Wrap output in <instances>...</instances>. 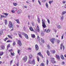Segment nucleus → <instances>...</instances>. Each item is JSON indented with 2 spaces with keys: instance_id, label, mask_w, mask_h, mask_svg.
<instances>
[{
  "instance_id": "42",
  "label": "nucleus",
  "mask_w": 66,
  "mask_h": 66,
  "mask_svg": "<svg viewBox=\"0 0 66 66\" xmlns=\"http://www.w3.org/2000/svg\"><path fill=\"white\" fill-rule=\"evenodd\" d=\"M38 21L39 23H40V20L38 18Z\"/></svg>"
},
{
  "instance_id": "9",
  "label": "nucleus",
  "mask_w": 66,
  "mask_h": 66,
  "mask_svg": "<svg viewBox=\"0 0 66 66\" xmlns=\"http://www.w3.org/2000/svg\"><path fill=\"white\" fill-rule=\"evenodd\" d=\"M37 54H38L41 57H42L43 59L44 58V57H43V56L42 55V54H41V53L40 52H39Z\"/></svg>"
},
{
  "instance_id": "62",
  "label": "nucleus",
  "mask_w": 66,
  "mask_h": 66,
  "mask_svg": "<svg viewBox=\"0 0 66 66\" xmlns=\"http://www.w3.org/2000/svg\"><path fill=\"white\" fill-rule=\"evenodd\" d=\"M13 62V60H11L10 62V64H11Z\"/></svg>"
},
{
  "instance_id": "63",
  "label": "nucleus",
  "mask_w": 66,
  "mask_h": 66,
  "mask_svg": "<svg viewBox=\"0 0 66 66\" xmlns=\"http://www.w3.org/2000/svg\"><path fill=\"white\" fill-rule=\"evenodd\" d=\"M19 64V63L18 62L17 64V66H19V64Z\"/></svg>"
},
{
  "instance_id": "56",
  "label": "nucleus",
  "mask_w": 66,
  "mask_h": 66,
  "mask_svg": "<svg viewBox=\"0 0 66 66\" xmlns=\"http://www.w3.org/2000/svg\"><path fill=\"white\" fill-rule=\"evenodd\" d=\"M47 32V29H45L44 30V32Z\"/></svg>"
},
{
  "instance_id": "37",
  "label": "nucleus",
  "mask_w": 66,
  "mask_h": 66,
  "mask_svg": "<svg viewBox=\"0 0 66 66\" xmlns=\"http://www.w3.org/2000/svg\"><path fill=\"white\" fill-rule=\"evenodd\" d=\"M50 30H49V29H48L46 31V33H49V32H50Z\"/></svg>"
},
{
  "instance_id": "44",
  "label": "nucleus",
  "mask_w": 66,
  "mask_h": 66,
  "mask_svg": "<svg viewBox=\"0 0 66 66\" xmlns=\"http://www.w3.org/2000/svg\"><path fill=\"white\" fill-rule=\"evenodd\" d=\"M17 9L16 8H14V11H17Z\"/></svg>"
},
{
  "instance_id": "52",
  "label": "nucleus",
  "mask_w": 66,
  "mask_h": 66,
  "mask_svg": "<svg viewBox=\"0 0 66 66\" xmlns=\"http://www.w3.org/2000/svg\"><path fill=\"white\" fill-rule=\"evenodd\" d=\"M9 52H12V51H13V50L12 49H11L10 50H9Z\"/></svg>"
},
{
  "instance_id": "19",
  "label": "nucleus",
  "mask_w": 66,
  "mask_h": 66,
  "mask_svg": "<svg viewBox=\"0 0 66 66\" xmlns=\"http://www.w3.org/2000/svg\"><path fill=\"white\" fill-rule=\"evenodd\" d=\"M56 57L57 59H58L59 60L60 59V56L59 55H56Z\"/></svg>"
},
{
  "instance_id": "46",
  "label": "nucleus",
  "mask_w": 66,
  "mask_h": 66,
  "mask_svg": "<svg viewBox=\"0 0 66 66\" xmlns=\"http://www.w3.org/2000/svg\"><path fill=\"white\" fill-rule=\"evenodd\" d=\"M48 63H49V61H48V60H47V64L48 65Z\"/></svg>"
},
{
  "instance_id": "64",
  "label": "nucleus",
  "mask_w": 66,
  "mask_h": 66,
  "mask_svg": "<svg viewBox=\"0 0 66 66\" xmlns=\"http://www.w3.org/2000/svg\"><path fill=\"white\" fill-rule=\"evenodd\" d=\"M63 3H64V4L65 3V1H63Z\"/></svg>"
},
{
  "instance_id": "50",
  "label": "nucleus",
  "mask_w": 66,
  "mask_h": 66,
  "mask_svg": "<svg viewBox=\"0 0 66 66\" xmlns=\"http://www.w3.org/2000/svg\"><path fill=\"white\" fill-rule=\"evenodd\" d=\"M38 3H39V5H41V3H40V1H38Z\"/></svg>"
},
{
  "instance_id": "17",
  "label": "nucleus",
  "mask_w": 66,
  "mask_h": 66,
  "mask_svg": "<svg viewBox=\"0 0 66 66\" xmlns=\"http://www.w3.org/2000/svg\"><path fill=\"white\" fill-rule=\"evenodd\" d=\"M47 54L49 56L50 55V52L48 50L47 51Z\"/></svg>"
},
{
  "instance_id": "57",
  "label": "nucleus",
  "mask_w": 66,
  "mask_h": 66,
  "mask_svg": "<svg viewBox=\"0 0 66 66\" xmlns=\"http://www.w3.org/2000/svg\"><path fill=\"white\" fill-rule=\"evenodd\" d=\"M60 40H57V42L58 43H60Z\"/></svg>"
},
{
  "instance_id": "18",
  "label": "nucleus",
  "mask_w": 66,
  "mask_h": 66,
  "mask_svg": "<svg viewBox=\"0 0 66 66\" xmlns=\"http://www.w3.org/2000/svg\"><path fill=\"white\" fill-rule=\"evenodd\" d=\"M31 37L34 38L35 37V35L34 34H32L31 35Z\"/></svg>"
},
{
  "instance_id": "61",
  "label": "nucleus",
  "mask_w": 66,
  "mask_h": 66,
  "mask_svg": "<svg viewBox=\"0 0 66 66\" xmlns=\"http://www.w3.org/2000/svg\"><path fill=\"white\" fill-rule=\"evenodd\" d=\"M28 17L29 19H30V17H31V16H30V15H28Z\"/></svg>"
},
{
  "instance_id": "21",
  "label": "nucleus",
  "mask_w": 66,
  "mask_h": 66,
  "mask_svg": "<svg viewBox=\"0 0 66 66\" xmlns=\"http://www.w3.org/2000/svg\"><path fill=\"white\" fill-rule=\"evenodd\" d=\"M62 45H63V43L61 44L60 45V49L61 50H62L63 48V46H62Z\"/></svg>"
},
{
  "instance_id": "36",
  "label": "nucleus",
  "mask_w": 66,
  "mask_h": 66,
  "mask_svg": "<svg viewBox=\"0 0 66 66\" xmlns=\"http://www.w3.org/2000/svg\"><path fill=\"white\" fill-rule=\"evenodd\" d=\"M7 36H8L9 38H11V39H12V37H11V36H10V35H8Z\"/></svg>"
},
{
  "instance_id": "32",
  "label": "nucleus",
  "mask_w": 66,
  "mask_h": 66,
  "mask_svg": "<svg viewBox=\"0 0 66 66\" xmlns=\"http://www.w3.org/2000/svg\"><path fill=\"white\" fill-rule=\"evenodd\" d=\"M10 47V44H9L8 46H7V49H9V48Z\"/></svg>"
},
{
  "instance_id": "48",
  "label": "nucleus",
  "mask_w": 66,
  "mask_h": 66,
  "mask_svg": "<svg viewBox=\"0 0 66 66\" xmlns=\"http://www.w3.org/2000/svg\"><path fill=\"white\" fill-rule=\"evenodd\" d=\"M11 55H12V56H14V54L12 52H11Z\"/></svg>"
},
{
  "instance_id": "49",
  "label": "nucleus",
  "mask_w": 66,
  "mask_h": 66,
  "mask_svg": "<svg viewBox=\"0 0 66 66\" xmlns=\"http://www.w3.org/2000/svg\"><path fill=\"white\" fill-rule=\"evenodd\" d=\"M7 39H8V38L6 37L4 41H5V42H6V40H7Z\"/></svg>"
},
{
  "instance_id": "60",
  "label": "nucleus",
  "mask_w": 66,
  "mask_h": 66,
  "mask_svg": "<svg viewBox=\"0 0 66 66\" xmlns=\"http://www.w3.org/2000/svg\"><path fill=\"white\" fill-rule=\"evenodd\" d=\"M37 40H38L39 42V40H40V38H38V39H37Z\"/></svg>"
},
{
  "instance_id": "51",
  "label": "nucleus",
  "mask_w": 66,
  "mask_h": 66,
  "mask_svg": "<svg viewBox=\"0 0 66 66\" xmlns=\"http://www.w3.org/2000/svg\"><path fill=\"white\" fill-rule=\"evenodd\" d=\"M46 0H43L42 2L44 3L46 1Z\"/></svg>"
},
{
  "instance_id": "40",
  "label": "nucleus",
  "mask_w": 66,
  "mask_h": 66,
  "mask_svg": "<svg viewBox=\"0 0 66 66\" xmlns=\"http://www.w3.org/2000/svg\"><path fill=\"white\" fill-rule=\"evenodd\" d=\"M40 66H44V64L43 63H42L40 65Z\"/></svg>"
},
{
  "instance_id": "39",
  "label": "nucleus",
  "mask_w": 66,
  "mask_h": 66,
  "mask_svg": "<svg viewBox=\"0 0 66 66\" xmlns=\"http://www.w3.org/2000/svg\"><path fill=\"white\" fill-rule=\"evenodd\" d=\"M10 42H11V43L12 42V41L11 40H7V43H9Z\"/></svg>"
},
{
  "instance_id": "8",
  "label": "nucleus",
  "mask_w": 66,
  "mask_h": 66,
  "mask_svg": "<svg viewBox=\"0 0 66 66\" xmlns=\"http://www.w3.org/2000/svg\"><path fill=\"white\" fill-rule=\"evenodd\" d=\"M18 44L20 46H22V44L21 43V42L20 41H18Z\"/></svg>"
},
{
  "instance_id": "58",
  "label": "nucleus",
  "mask_w": 66,
  "mask_h": 66,
  "mask_svg": "<svg viewBox=\"0 0 66 66\" xmlns=\"http://www.w3.org/2000/svg\"><path fill=\"white\" fill-rule=\"evenodd\" d=\"M14 10H11L12 12V13H14Z\"/></svg>"
},
{
  "instance_id": "14",
  "label": "nucleus",
  "mask_w": 66,
  "mask_h": 66,
  "mask_svg": "<svg viewBox=\"0 0 66 66\" xmlns=\"http://www.w3.org/2000/svg\"><path fill=\"white\" fill-rule=\"evenodd\" d=\"M57 28H58V29H62V26L60 25H58L57 26Z\"/></svg>"
},
{
  "instance_id": "5",
  "label": "nucleus",
  "mask_w": 66,
  "mask_h": 66,
  "mask_svg": "<svg viewBox=\"0 0 66 66\" xmlns=\"http://www.w3.org/2000/svg\"><path fill=\"white\" fill-rule=\"evenodd\" d=\"M55 40V38H53L52 39H50V40L52 44H54V41Z\"/></svg>"
},
{
  "instance_id": "2",
  "label": "nucleus",
  "mask_w": 66,
  "mask_h": 66,
  "mask_svg": "<svg viewBox=\"0 0 66 66\" xmlns=\"http://www.w3.org/2000/svg\"><path fill=\"white\" fill-rule=\"evenodd\" d=\"M29 64H33L34 65L35 64V61L34 59H33V61H32L31 60H29Z\"/></svg>"
},
{
  "instance_id": "24",
  "label": "nucleus",
  "mask_w": 66,
  "mask_h": 66,
  "mask_svg": "<svg viewBox=\"0 0 66 66\" xmlns=\"http://www.w3.org/2000/svg\"><path fill=\"white\" fill-rule=\"evenodd\" d=\"M15 21H16L17 23H19V20H15Z\"/></svg>"
},
{
  "instance_id": "31",
  "label": "nucleus",
  "mask_w": 66,
  "mask_h": 66,
  "mask_svg": "<svg viewBox=\"0 0 66 66\" xmlns=\"http://www.w3.org/2000/svg\"><path fill=\"white\" fill-rule=\"evenodd\" d=\"M15 45H16V42H13V46H14Z\"/></svg>"
},
{
  "instance_id": "10",
  "label": "nucleus",
  "mask_w": 66,
  "mask_h": 66,
  "mask_svg": "<svg viewBox=\"0 0 66 66\" xmlns=\"http://www.w3.org/2000/svg\"><path fill=\"white\" fill-rule=\"evenodd\" d=\"M29 29L31 31H32V32H34V30L33 29V28L32 27H29Z\"/></svg>"
},
{
  "instance_id": "45",
  "label": "nucleus",
  "mask_w": 66,
  "mask_h": 66,
  "mask_svg": "<svg viewBox=\"0 0 66 66\" xmlns=\"http://www.w3.org/2000/svg\"><path fill=\"white\" fill-rule=\"evenodd\" d=\"M3 14H4L5 15H6V16L8 15V14L7 13H4Z\"/></svg>"
},
{
  "instance_id": "27",
  "label": "nucleus",
  "mask_w": 66,
  "mask_h": 66,
  "mask_svg": "<svg viewBox=\"0 0 66 66\" xmlns=\"http://www.w3.org/2000/svg\"><path fill=\"white\" fill-rule=\"evenodd\" d=\"M47 8H48V4L47 3H46L45 4Z\"/></svg>"
},
{
  "instance_id": "22",
  "label": "nucleus",
  "mask_w": 66,
  "mask_h": 66,
  "mask_svg": "<svg viewBox=\"0 0 66 66\" xmlns=\"http://www.w3.org/2000/svg\"><path fill=\"white\" fill-rule=\"evenodd\" d=\"M3 54V52H0V56H2Z\"/></svg>"
},
{
  "instance_id": "34",
  "label": "nucleus",
  "mask_w": 66,
  "mask_h": 66,
  "mask_svg": "<svg viewBox=\"0 0 66 66\" xmlns=\"http://www.w3.org/2000/svg\"><path fill=\"white\" fill-rule=\"evenodd\" d=\"M20 52V50H18V54H19V55H20V53H19Z\"/></svg>"
},
{
  "instance_id": "29",
  "label": "nucleus",
  "mask_w": 66,
  "mask_h": 66,
  "mask_svg": "<svg viewBox=\"0 0 66 66\" xmlns=\"http://www.w3.org/2000/svg\"><path fill=\"white\" fill-rule=\"evenodd\" d=\"M41 40L42 42V43H44V39L43 38H41Z\"/></svg>"
},
{
  "instance_id": "35",
  "label": "nucleus",
  "mask_w": 66,
  "mask_h": 66,
  "mask_svg": "<svg viewBox=\"0 0 66 66\" xmlns=\"http://www.w3.org/2000/svg\"><path fill=\"white\" fill-rule=\"evenodd\" d=\"M5 23L6 25L7 24V20H5Z\"/></svg>"
},
{
  "instance_id": "54",
  "label": "nucleus",
  "mask_w": 66,
  "mask_h": 66,
  "mask_svg": "<svg viewBox=\"0 0 66 66\" xmlns=\"http://www.w3.org/2000/svg\"><path fill=\"white\" fill-rule=\"evenodd\" d=\"M41 35H42V36H44V33H42L41 34Z\"/></svg>"
},
{
  "instance_id": "59",
  "label": "nucleus",
  "mask_w": 66,
  "mask_h": 66,
  "mask_svg": "<svg viewBox=\"0 0 66 66\" xmlns=\"http://www.w3.org/2000/svg\"><path fill=\"white\" fill-rule=\"evenodd\" d=\"M23 29L24 30H26V27H24Z\"/></svg>"
},
{
  "instance_id": "4",
  "label": "nucleus",
  "mask_w": 66,
  "mask_h": 66,
  "mask_svg": "<svg viewBox=\"0 0 66 66\" xmlns=\"http://www.w3.org/2000/svg\"><path fill=\"white\" fill-rule=\"evenodd\" d=\"M35 48L36 50V51H37L38 50V49H39V47H38V46L37 44H36L35 45Z\"/></svg>"
},
{
  "instance_id": "30",
  "label": "nucleus",
  "mask_w": 66,
  "mask_h": 66,
  "mask_svg": "<svg viewBox=\"0 0 66 66\" xmlns=\"http://www.w3.org/2000/svg\"><path fill=\"white\" fill-rule=\"evenodd\" d=\"M19 36L20 37V38H22V36H21V34H18Z\"/></svg>"
},
{
  "instance_id": "16",
  "label": "nucleus",
  "mask_w": 66,
  "mask_h": 66,
  "mask_svg": "<svg viewBox=\"0 0 66 66\" xmlns=\"http://www.w3.org/2000/svg\"><path fill=\"white\" fill-rule=\"evenodd\" d=\"M37 29L38 32H39L40 31V30H39V27H38V26H37Z\"/></svg>"
},
{
  "instance_id": "7",
  "label": "nucleus",
  "mask_w": 66,
  "mask_h": 66,
  "mask_svg": "<svg viewBox=\"0 0 66 66\" xmlns=\"http://www.w3.org/2000/svg\"><path fill=\"white\" fill-rule=\"evenodd\" d=\"M6 18V16H4V15H1V17H0V20H2V18Z\"/></svg>"
},
{
  "instance_id": "43",
  "label": "nucleus",
  "mask_w": 66,
  "mask_h": 66,
  "mask_svg": "<svg viewBox=\"0 0 66 66\" xmlns=\"http://www.w3.org/2000/svg\"><path fill=\"white\" fill-rule=\"evenodd\" d=\"M61 19L62 20H63L64 19V17L63 16H62L61 17Z\"/></svg>"
},
{
  "instance_id": "3",
  "label": "nucleus",
  "mask_w": 66,
  "mask_h": 66,
  "mask_svg": "<svg viewBox=\"0 0 66 66\" xmlns=\"http://www.w3.org/2000/svg\"><path fill=\"white\" fill-rule=\"evenodd\" d=\"M9 28H13V25L12 22L10 21H9Z\"/></svg>"
},
{
  "instance_id": "41",
  "label": "nucleus",
  "mask_w": 66,
  "mask_h": 66,
  "mask_svg": "<svg viewBox=\"0 0 66 66\" xmlns=\"http://www.w3.org/2000/svg\"><path fill=\"white\" fill-rule=\"evenodd\" d=\"M52 2H53V1H49V3H50V4H51V3H52Z\"/></svg>"
},
{
  "instance_id": "15",
  "label": "nucleus",
  "mask_w": 66,
  "mask_h": 66,
  "mask_svg": "<svg viewBox=\"0 0 66 66\" xmlns=\"http://www.w3.org/2000/svg\"><path fill=\"white\" fill-rule=\"evenodd\" d=\"M51 62H52V63H53V64H54V63H56L55 61L53 60H51Z\"/></svg>"
},
{
  "instance_id": "26",
  "label": "nucleus",
  "mask_w": 66,
  "mask_h": 66,
  "mask_svg": "<svg viewBox=\"0 0 66 66\" xmlns=\"http://www.w3.org/2000/svg\"><path fill=\"white\" fill-rule=\"evenodd\" d=\"M3 30H1V32H0V35H1L2 34V33H3Z\"/></svg>"
},
{
  "instance_id": "23",
  "label": "nucleus",
  "mask_w": 66,
  "mask_h": 66,
  "mask_svg": "<svg viewBox=\"0 0 66 66\" xmlns=\"http://www.w3.org/2000/svg\"><path fill=\"white\" fill-rule=\"evenodd\" d=\"M37 59L38 62H39V58L38 56H37Z\"/></svg>"
},
{
  "instance_id": "55",
  "label": "nucleus",
  "mask_w": 66,
  "mask_h": 66,
  "mask_svg": "<svg viewBox=\"0 0 66 66\" xmlns=\"http://www.w3.org/2000/svg\"><path fill=\"white\" fill-rule=\"evenodd\" d=\"M62 65H64V64H65V62L63 61L62 62Z\"/></svg>"
},
{
  "instance_id": "38",
  "label": "nucleus",
  "mask_w": 66,
  "mask_h": 66,
  "mask_svg": "<svg viewBox=\"0 0 66 66\" xmlns=\"http://www.w3.org/2000/svg\"><path fill=\"white\" fill-rule=\"evenodd\" d=\"M29 58L30 59H31L32 58V55L31 54L29 56Z\"/></svg>"
},
{
  "instance_id": "13",
  "label": "nucleus",
  "mask_w": 66,
  "mask_h": 66,
  "mask_svg": "<svg viewBox=\"0 0 66 66\" xmlns=\"http://www.w3.org/2000/svg\"><path fill=\"white\" fill-rule=\"evenodd\" d=\"M21 10H19L17 11V13L18 14H19V13H21Z\"/></svg>"
},
{
  "instance_id": "47",
  "label": "nucleus",
  "mask_w": 66,
  "mask_h": 66,
  "mask_svg": "<svg viewBox=\"0 0 66 66\" xmlns=\"http://www.w3.org/2000/svg\"><path fill=\"white\" fill-rule=\"evenodd\" d=\"M47 22L48 23L50 24V20L49 19H47Z\"/></svg>"
},
{
  "instance_id": "6",
  "label": "nucleus",
  "mask_w": 66,
  "mask_h": 66,
  "mask_svg": "<svg viewBox=\"0 0 66 66\" xmlns=\"http://www.w3.org/2000/svg\"><path fill=\"white\" fill-rule=\"evenodd\" d=\"M23 60L25 62H26L27 60V57L26 56H25L23 58Z\"/></svg>"
},
{
  "instance_id": "28",
  "label": "nucleus",
  "mask_w": 66,
  "mask_h": 66,
  "mask_svg": "<svg viewBox=\"0 0 66 66\" xmlns=\"http://www.w3.org/2000/svg\"><path fill=\"white\" fill-rule=\"evenodd\" d=\"M13 4L14 6H16L17 5V3H13Z\"/></svg>"
},
{
  "instance_id": "12",
  "label": "nucleus",
  "mask_w": 66,
  "mask_h": 66,
  "mask_svg": "<svg viewBox=\"0 0 66 66\" xmlns=\"http://www.w3.org/2000/svg\"><path fill=\"white\" fill-rule=\"evenodd\" d=\"M24 36L27 39H29V37H28V35H27V34H25L24 35Z\"/></svg>"
},
{
  "instance_id": "20",
  "label": "nucleus",
  "mask_w": 66,
  "mask_h": 66,
  "mask_svg": "<svg viewBox=\"0 0 66 66\" xmlns=\"http://www.w3.org/2000/svg\"><path fill=\"white\" fill-rule=\"evenodd\" d=\"M61 57L62 60H64V56L63 55H61Z\"/></svg>"
},
{
  "instance_id": "1",
  "label": "nucleus",
  "mask_w": 66,
  "mask_h": 66,
  "mask_svg": "<svg viewBox=\"0 0 66 66\" xmlns=\"http://www.w3.org/2000/svg\"><path fill=\"white\" fill-rule=\"evenodd\" d=\"M42 27L44 28H45L47 27V26L45 24V20L44 19H42Z\"/></svg>"
},
{
  "instance_id": "33",
  "label": "nucleus",
  "mask_w": 66,
  "mask_h": 66,
  "mask_svg": "<svg viewBox=\"0 0 66 66\" xmlns=\"http://www.w3.org/2000/svg\"><path fill=\"white\" fill-rule=\"evenodd\" d=\"M66 13V12L65 11H64V12H63L62 13V15H63L64 14H65Z\"/></svg>"
},
{
  "instance_id": "25",
  "label": "nucleus",
  "mask_w": 66,
  "mask_h": 66,
  "mask_svg": "<svg viewBox=\"0 0 66 66\" xmlns=\"http://www.w3.org/2000/svg\"><path fill=\"white\" fill-rule=\"evenodd\" d=\"M52 53L53 54H54V53H55V51L54 50H53L52 51Z\"/></svg>"
},
{
  "instance_id": "11",
  "label": "nucleus",
  "mask_w": 66,
  "mask_h": 66,
  "mask_svg": "<svg viewBox=\"0 0 66 66\" xmlns=\"http://www.w3.org/2000/svg\"><path fill=\"white\" fill-rule=\"evenodd\" d=\"M1 50H3V49H4V46L3 45H1Z\"/></svg>"
},
{
  "instance_id": "53",
  "label": "nucleus",
  "mask_w": 66,
  "mask_h": 66,
  "mask_svg": "<svg viewBox=\"0 0 66 66\" xmlns=\"http://www.w3.org/2000/svg\"><path fill=\"white\" fill-rule=\"evenodd\" d=\"M47 47L48 48V49H49V48H50V46H49V45H47Z\"/></svg>"
}]
</instances>
